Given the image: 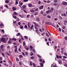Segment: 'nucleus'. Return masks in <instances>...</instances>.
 Returning <instances> with one entry per match:
<instances>
[{
  "instance_id": "1",
  "label": "nucleus",
  "mask_w": 67,
  "mask_h": 67,
  "mask_svg": "<svg viewBox=\"0 0 67 67\" xmlns=\"http://www.w3.org/2000/svg\"><path fill=\"white\" fill-rule=\"evenodd\" d=\"M0 40L2 42H3L4 43H6L7 41L5 40V39L4 37H2L1 38Z\"/></svg>"
},
{
  "instance_id": "2",
  "label": "nucleus",
  "mask_w": 67,
  "mask_h": 67,
  "mask_svg": "<svg viewBox=\"0 0 67 67\" xmlns=\"http://www.w3.org/2000/svg\"><path fill=\"white\" fill-rule=\"evenodd\" d=\"M4 25L3 23H1L0 24V28H4Z\"/></svg>"
},
{
  "instance_id": "3",
  "label": "nucleus",
  "mask_w": 67,
  "mask_h": 67,
  "mask_svg": "<svg viewBox=\"0 0 67 67\" xmlns=\"http://www.w3.org/2000/svg\"><path fill=\"white\" fill-rule=\"evenodd\" d=\"M34 23L35 25L37 27H38L40 26V25H38V24L36 23L35 22H34Z\"/></svg>"
},
{
  "instance_id": "4",
  "label": "nucleus",
  "mask_w": 67,
  "mask_h": 67,
  "mask_svg": "<svg viewBox=\"0 0 67 67\" xmlns=\"http://www.w3.org/2000/svg\"><path fill=\"white\" fill-rule=\"evenodd\" d=\"M62 3L63 5H67V2H63Z\"/></svg>"
},
{
  "instance_id": "5",
  "label": "nucleus",
  "mask_w": 67,
  "mask_h": 67,
  "mask_svg": "<svg viewBox=\"0 0 67 67\" xmlns=\"http://www.w3.org/2000/svg\"><path fill=\"white\" fill-rule=\"evenodd\" d=\"M46 23L47 25H51L52 24V23L49 22H46Z\"/></svg>"
},
{
  "instance_id": "6",
  "label": "nucleus",
  "mask_w": 67,
  "mask_h": 67,
  "mask_svg": "<svg viewBox=\"0 0 67 67\" xmlns=\"http://www.w3.org/2000/svg\"><path fill=\"white\" fill-rule=\"evenodd\" d=\"M43 9V5H42L39 8L40 10H41Z\"/></svg>"
},
{
  "instance_id": "7",
  "label": "nucleus",
  "mask_w": 67,
  "mask_h": 67,
  "mask_svg": "<svg viewBox=\"0 0 67 67\" xmlns=\"http://www.w3.org/2000/svg\"><path fill=\"white\" fill-rule=\"evenodd\" d=\"M12 9H13V11H15L16 8H14V7H12Z\"/></svg>"
},
{
  "instance_id": "8",
  "label": "nucleus",
  "mask_w": 67,
  "mask_h": 67,
  "mask_svg": "<svg viewBox=\"0 0 67 67\" xmlns=\"http://www.w3.org/2000/svg\"><path fill=\"white\" fill-rule=\"evenodd\" d=\"M22 7L23 9H25V8H26V6L25 5H24L22 6Z\"/></svg>"
},
{
  "instance_id": "9",
  "label": "nucleus",
  "mask_w": 67,
  "mask_h": 67,
  "mask_svg": "<svg viewBox=\"0 0 67 67\" xmlns=\"http://www.w3.org/2000/svg\"><path fill=\"white\" fill-rule=\"evenodd\" d=\"M58 62L59 63V64H62V62L61 61V60H58Z\"/></svg>"
},
{
  "instance_id": "10",
  "label": "nucleus",
  "mask_w": 67,
  "mask_h": 67,
  "mask_svg": "<svg viewBox=\"0 0 67 67\" xmlns=\"http://www.w3.org/2000/svg\"><path fill=\"white\" fill-rule=\"evenodd\" d=\"M28 26L29 28H30V23L29 22H28L27 23Z\"/></svg>"
},
{
  "instance_id": "11",
  "label": "nucleus",
  "mask_w": 67,
  "mask_h": 67,
  "mask_svg": "<svg viewBox=\"0 0 67 67\" xmlns=\"http://www.w3.org/2000/svg\"><path fill=\"white\" fill-rule=\"evenodd\" d=\"M4 47V46L3 45H1V46L0 48L1 49H3V47Z\"/></svg>"
},
{
  "instance_id": "12",
  "label": "nucleus",
  "mask_w": 67,
  "mask_h": 67,
  "mask_svg": "<svg viewBox=\"0 0 67 67\" xmlns=\"http://www.w3.org/2000/svg\"><path fill=\"white\" fill-rule=\"evenodd\" d=\"M19 16L21 17V18H23V16L22 15H21L19 14Z\"/></svg>"
},
{
  "instance_id": "13",
  "label": "nucleus",
  "mask_w": 67,
  "mask_h": 67,
  "mask_svg": "<svg viewBox=\"0 0 67 67\" xmlns=\"http://www.w3.org/2000/svg\"><path fill=\"white\" fill-rule=\"evenodd\" d=\"M20 34H21L19 32H18L16 36H20Z\"/></svg>"
},
{
  "instance_id": "14",
  "label": "nucleus",
  "mask_w": 67,
  "mask_h": 67,
  "mask_svg": "<svg viewBox=\"0 0 67 67\" xmlns=\"http://www.w3.org/2000/svg\"><path fill=\"white\" fill-rule=\"evenodd\" d=\"M35 29L36 30V32H37V31H38V30H37V28L35 26Z\"/></svg>"
},
{
  "instance_id": "15",
  "label": "nucleus",
  "mask_w": 67,
  "mask_h": 67,
  "mask_svg": "<svg viewBox=\"0 0 67 67\" xmlns=\"http://www.w3.org/2000/svg\"><path fill=\"white\" fill-rule=\"evenodd\" d=\"M28 5L29 7H32V4H29Z\"/></svg>"
},
{
  "instance_id": "16",
  "label": "nucleus",
  "mask_w": 67,
  "mask_h": 67,
  "mask_svg": "<svg viewBox=\"0 0 67 67\" xmlns=\"http://www.w3.org/2000/svg\"><path fill=\"white\" fill-rule=\"evenodd\" d=\"M25 54L26 55H27V56L28 55H29V53H28V52H25Z\"/></svg>"
},
{
  "instance_id": "17",
  "label": "nucleus",
  "mask_w": 67,
  "mask_h": 67,
  "mask_svg": "<svg viewBox=\"0 0 67 67\" xmlns=\"http://www.w3.org/2000/svg\"><path fill=\"white\" fill-rule=\"evenodd\" d=\"M12 40L13 41H16V39L15 38H13Z\"/></svg>"
},
{
  "instance_id": "18",
  "label": "nucleus",
  "mask_w": 67,
  "mask_h": 67,
  "mask_svg": "<svg viewBox=\"0 0 67 67\" xmlns=\"http://www.w3.org/2000/svg\"><path fill=\"white\" fill-rule=\"evenodd\" d=\"M31 59L32 60H33V59H34V57L33 56H32L30 57Z\"/></svg>"
},
{
  "instance_id": "19",
  "label": "nucleus",
  "mask_w": 67,
  "mask_h": 67,
  "mask_svg": "<svg viewBox=\"0 0 67 67\" xmlns=\"http://www.w3.org/2000/svg\"><path fill=\"white\" fill-rule=\"evenodd\" d=\"M5 2L6 3H8L9 2V1L8 0H6L5 1Z\"/></svg>"
},
{
  "instance_id": "20",
  "label": "nucleus",
  "mask_w": 67,
  "mask_h": 67,
  "mask_svg": "<svg viewBox=\"0 0 67 67\" xmlns=\"http://www.w3.org/2000/svg\"><path fill=\"white\" fill-rule=\"evenodd\" d=\"M13 18H14V19H17V17L15 16H13Z\"/></svg>"
},
{
  "instance_id": "21",
  "label": "nucleus",
  "mask_w": 67,
  "mask_h": 67,
  "mask_svg": "<svg viewBox=\"0 0 67 67\" xmlns=\"http://www.w3.org/2000/svg\"><path fill=\"white\" fill-rule=\"evenodd\" d=\"M32 51L34 53H36V51H35V49H34L32 50Z\"/></svg>"
},
{
  "instance_id": "22",
  "label": "nucleus",
  "mask_w": 67,
  "mask_h": 67,
  "mask_svg": "<svg viewBox=\"0 0 67 67\" xmlns=\"http://www.w3.org/2000/svg\"><path fill=\"white\" fill-rule=\"evenodd\" d=\"M11 43H12L11 41L10 40H9L8 42V44H11Z\"/></svg>"
},
{
  "instance_id": "23",
  "label": "nucleus",
  "mask_w": 67,
  "mask_h": 67,
  "mask_svg": "<svg viewBox=\"0 0 67 67\" xmlns=\"http://www.w3.org/2000/svg\"><path fill=\"white\" fill-rule=\"evenodd\" d=\"M34 26V25H32L30 28L31 30H32V29H33V27Z\"/></svg>"
},
{
  "instance_id": "24",
  "label": "nucleus",
  "mask_w": 67,
  "mask_h": 67,
  "mask_svg": "<svg viewBox=\"0 0 67 67\" xmlns=\"http://www.w3.org/2000/svg\"><path fill=\"white\" fill-rule=\"evenodd\" d=\"M23 46H25L26 44H25V42L24 41L23 42Z\"/></svg>"
},
{
  "instance_id": "25",
  "label": "nucleus",
  "mask_w": 67,
  "mask_h": 67,
  "mask_svg": "<svg viewBox=\"0 0 67 67\" xmlns=\"http://www.w3.org/2000/svg\"><path fill=\"white\" fill-rule=\"evenodd\" d=\"M18 4V1H17V0H16V2L15 3V5H16V4Z\"/></svg>"
},
{
  "instance_id": "26",
  "label": "nucleus",
  "mask_w": 67,
  "mask_h": 67,
  "mask_svg": "<svg viewBox=\"0 0 67 67\" xmlns=\"http://www.w3.org/2000/svg\"><path fill=\"white\" fill-rule=\"evenodd\" d=\"M35 10H30V12H34Z\"/></svg>"
},
{
  "instance_id": "27",
  "label": "nucleus",
  "mask_w": 67,
  "mask_h": 67,
  "mask_svg": "<svg viewBox=\"0 0 67 67\" xmlns=\"http://www.w3.org/2000/svg\"><path fill=\"white\" fill-rule=\"evenodd\" d=\"M36 20L37 21H40V18H37L36 19Z\"/></svg>"
},
{
  "instance_id": "28",
  "label": "nucleus",
  "mask_w": 67,
  "mask_h": 67,
  "mask_svg": "<svg viewBox=\"0 0 67 67\" xmlns=\"http://www.w3.org/2000/svg\"><path fill=\"white\" fill-rule=\"evenodd\" d=\"M53 5H54V6H57V4L56 3H54Z\"/></svg>"
},
{
  "instance_id": "29",
  "label": "nucleus",
  "mask_w": 67,
  "mask_h": 67,
  "mask_svg": "<svg viewBox=\"0 0 67 67\" xmlns=\"http://www.w3.org/2000/svg\"><path fill=\"white\" fill-rule=\"evenodd\" d=\"M46 36H48V37H49V35L47 33H46Z\"/></svg>"
},
{
  "instance_id": "30",
  "label": "nucleus",
  "mask_w": 67,
  "mask_h": 67,
  "mask_svg": "<svg viewBox=\"0 0 67 67\" xmlns=\"http://www.w3.org/2000/svg\"><path fill=\"white\" fill-rule=\"evenodd\" d=\"M33 65L34 67H36V65L34 63H33L32 64Z\"/></svg>"
},
{
  "instance_id": "31",
  "label": "nucleus",
  "mask_w": 67,
  "mask_h": 67,
  "mask_svg": "<svg viewBox=\"0 0 67 67\" xmlns=\"http://www.w3.org/2000/svg\"><path fill=\"white\" fill-rule=\"evenodd\" d=\"M24 37L26 39H28V37L27 36H24Z\"/></svg>"
},
{
  "instance_id": "32",
  "label": "nucleus",
  "mask_w": 67,
  "mask_h": 67,
  "mask_svg": "<svg viewBox=\"0 0 67 67\" xmlns=\"http://www.w3.org/2000/svg\"><path fill=\"white\" fill-rule=\"evenodd\" d=\"M46 13L47 14H49V10L47 11L46 12Z\"/></svg>"
},
{
  "instance_id": "33",
  "label": "nucleus",
  "mask_w": 67,
  "mask_h": 67,
  "mask_svg": "<svg viewBox=\"0 0 67 67\" xmlns=\"http://www.w3.org/2000/svg\"><path fill=\"white\" fill-rule=\"evenodd\" d=\"M23 1L24 2H27L28 1V0H23Z\"/></svg>"
},
{
  "instance_id": "34",
  "label": "nucleus",
  "mask_w": 67,
  "mask_h": 67,
  "mask_svg": "<svg viewBox=\"0 0 67 67\" xmlns=\"http://www.w3.org/2000/svg\"><path fill=\"white\" fill-rule=\"evenodd\" d=\"M49 11L50 13H51V12H53V10L51 9H50V10H49Z\"/></svg>"
},
{
  "instance_id": "35",
  "label": "nucleus",
  "mask_w": 67,
  "mask_h": 67,
  "mask_svg": "<svg viewBox=\"0 0 67 67\" xmlns=\"http://www.w3.org/2000/svg\"><path fill=\"white\" fill-rule=\"evenodd\" d=\"M14 14H15V15H18V13H16L15 12H14Z\"/></svg>"
},
{
  "instance_id": "36",
  "label": "nucleus",
  "mask_w": 67,
  "mask_h": 67,
  "mask_svg": "<svg viewBox=\"0 0 67 67\" xmlns=\"http://www.w3.org/2000/svg\"><path fill=\"white\" fill-rule=\"evenodd\" d=\"M30 49H33V47L32 46H30Z\"/></svg>"
},
{
  "instance_id": "37",
  "label": "nucleus",
  "mask_w": 67,
  "mask_h": 67,
  "mask_svg": "<svg viewBox=\"0 0 67 67\" xmlns=\"http://www.w3.org/2000/svg\"><path fill=\"white\" fill-rule=\"evenodd\" d=\"M54 2H55V3H57V0H54Z\"/></svg>"
},
{
  "instance_id": "38",
  "label": "nucleus",
  "mask_w": 67,
  "mask_h": 67,
  "mask_svg": "<svg viewBox=\"0 0 67 67\" xmlns=\"http://www.w3.org/2000/svg\"><path fill=\"white\" fill-rule=\"evenodd\" d=\"M23 11H24V12H25V13H27V11H26V10H25L24 9H23Z\"/></svg>"
},
{
  "instance_id": "39",
  "label": "nucleus",
  "mask_w": 67,
  "mask_h": 67,
  "mask_svg": "<svg viewBox=\"0 0 67 67\" xmlns=\"http://www.w3.org/2000/svg\"><path fill=\"white\" fill-rule=\"evenodd\" d=\"M37 55L38 56V57H39V58H42V57H41V56L39 55V54H38Z\"/></svg>"
},
{
  "instance_id": "40",
  "label": "nucleus",
  "mask_w": 67,
  "mask_h": 67,
  "mask_svg": "<svg viewBox=\"0 0 67 67\" xmlns=\"http://www.w3.org/2000/svg\"><path fill=\"white\" fill-rule=\"evenodd\" d=\"M37 14H38L37 13H36L34 14V15H37Z\"/></svg>"
},
{
  "instance_id": "41",
  "label": "nucleus",
  "mask_w": 67,
  "mask_h": 67,
  "mask_svg": "<svg viewBox=\"0 0 67 67\" xmlns=\"http://www.w3.org/2000/svg\"><path fill=\"white\" fill-rule=\"evenodd\" d=\"M59 18L61 20H63V18L61 16H60L59 17Z\"/></svg>"
},
{
  "instance_id": "42",
  "label": "nucleus",
  "mask_w": 67,
  "mask_h": 67,
  "mask_svg": "<svg viewBox=\"0 0 67 67\" xmlns=\"http://www.w3.org/2000/svg\"><path fill=\"white\" fill-rule=\"evenodd\" d=\"M19 57H20V58H22V57H23V56L21 55H20Z\"/></svg>"
},
{
  "instance_id": "43",
  "label": "nucleus",
  "mask_w": 67,
  "mask_h": 67,
  "mask_svg": "<svg viewBox=\"0 0 67 67\" xmlns=\"http://www.w3.org/2000/svg\"><path fill=\"white\" fill-rule=\"evenodd\" d=\"M31 54H30L31 56H33V53L32 52H31Z\"/></svg>"
},
{
  "instance_id": "44",
  "label": "nucleus",
  "mask_w": 67,
  "mask_h": 67,
  "mask_svg": "<svg viewBox=\"0 0 67 67\" xmlns=\"http://www.w3.org/2000/svg\"><path fill=\"white\" fill-rule=\"evenodd\" d=\"M6 53L7 54V55H8V56H10V54H9V53H8L6 52Z\"/></svg>"
},
{
  "instance_id": "45",
  "label": "nucleus",
  "mask_w": 67,
  "mask_h": 67,
  "mask_svg": "<svg viewBox=\"0 0 67 67\" xmlns=\"http://www.w3.org/2000/svg\"><path fill=\"white\" fill-rule=\"evenodd\" d=\"M30 64L31 66H32V61L30 62Z\"/></svg>"
},
{
  "instance_id": "46",
  "label": "nucleus",
  "mask_w": 67,
  "mask_h": 67,
  "mask_svg": "<svg viewBox=\"0 0 67 67\" xmlns=\"http://www.w3.org/2000/svg\"><path fill=\"white\" fill-rule=\"evenodd\" d=\"M18 51H19V52H21V49L20 48H19L18 49Z\"/></svg>"
},
{
  "instance_id": "47",
  "label": "nucleus",
  "mask_w": 67,
  "mask_h": 67,
  "mask_svg": "<svg viewBox=\"0 0 67 67\" xmlns=\"http://www.w3.org/2000/svg\"><path fill=\"white\" fill-rule=\"evenodd\" d=\"M2 55L3 56H4V54L2 52Z\"/></svg>"
},
{
  "instance_id": "48",
  "label": "nucleus",
  "mask_w": 67,
  "mask_h": 67,
  "mask_svg": "<svg viewBox=\"0 0 67 67\" xmlns=\"http://www.w3.org/2000/svg\"><path fill=\"white\" fill-rule=\"evenodd\" d=\"M63 58H67V57H66L65 56H64L63 57Z\"/></svg>"
},
{
  "instance_id": "49",
  "label": "nucleus",
  "mask_w": 67,
  "mask_h": 67,
  "mask_svg": "<svg viewBox=\"0 0 67 67\" xmlns=\"http://www.w3.org/2000/svg\"><path fill=\"white\" fill-rule=\"evenodd\" d=\"M38 10V8H37V9H36L35 10V11H37Z\"/></svg>"
},
{
  "instance_id": "50",
  "label": "nucleus",
  "mask_w": 67,
  "mask_h": 67,
  "mask_svg": "<svg viewBox=\"0 0 67 67\" xmlns=\"http://www.w3.org/2000/svg\"><path fill=\"white\" fill-rule=\"evenodd\" d=\"M42 30L43 31H45V29L44 28H42Z\"/></svg>"
},
{
  "instance_id": "51",
  "label": "nucleus",
  "mask_w": 67,
  "mask_h": 67,
  "mask_svg": "<svg viewBox=\"0 0 67 67\" xmlns=\"http://www.w3.org/2000/svg\"><path fill=\"white\" fill-rule=\"evenodd\" d=\"M23 55H24V56H25V53H24L23 52H22V53Z\"/></svg>"
},
{
  "instance_id": "52",
  "label": "nucleus",
  "mask_w": 67,
  "mask_h": 67,
  "mask_svg": "<svg viewBox=\"0 0 67 67\" xmlns=\"http://www.w3.org/2000/svg\"><path fill=\"white\" fill-rule=\"evenodd\" d=\"M5 7L7 8H9V7H8V5H5Z\"/></svg>"
},
{
  "instance_id": "53",
  "label": "nucleus",
  "mask_w": 67,
  "mask_h": 67,
  "mask_svg": "<svg viewBox=\"0 0 67 67\" xmlns=\"http://www.w3.org/2000/svg\"><path fill=\"white\" fill-rule=\"evenodd\" d=\"M40 65L42 67H43V64L42 63H40Z\"/></svg>"
},
{
  "instance_id": "54",
  "label": "nucleus",
  "mask_w": 67,
  "mask_h": 67,
  "mask_svg": "<svg viewBox=\"0 0 67 67\" xmlns=\"http://www.w3.org/2000/svg\"><path fill=\"white\" fill-rule=\"evenodd\" d=\"M47 44L48 45V46H49V42H47Z\"/></svg>"
},
{
  "instance_id": "55",
  "label": "nucleus",
  "mask_w": 67,
  "mask_h": 67,
  "mask_svg": "<svg viewBox=\"0 0 67 67\" xmlns=\"http://www.w3.org/2000/svg\"><path fill=\"white\" fill-rule=\"evenodd\" d=\"M22 41V40L20 39L19 40V43H21V41Z\"/></svg>"
},
{
  "instance_id": "56",
  "label": "nucleus",
  "mask_w": 67,
  "mask_h": 67,
  "mask_svg": "<svg viewBox=\"0 0 67 67\" xmlns=\"http://www.w3.org/2000/svg\"><path fill=\"white\" fill-rule=\"evenodd\" d=\"M20 5H21V6H22V5H23V3H22V2L20 3Z\"/></svg>"
},
{
  "instance_id": "57",
  "label": "nucleus",
  "mask_w": 67,
  "mask_h": 67,
  "mask_svg": "<svg viewBox=\"0 0 67 67\" xmlns=\"http://www.w3.org/2000/svg\"><path fill=\"white\" fill-rule=\"evenodd\" d=\"M18 25H21V23H20V22H19L18 23Z\"/></svg>"
},
{
  "instance_id": "58",
  "label": "nucleus",
  "mask_w": 67,
  "mask_h": 67,
  "mask_svg": "<svg viewBox=\"0 0 67 67\" xmlns=\"http://www.w3.org/2000/svg\"><path fill=\"white\" fill-rule=\"evenodd\" d=\"M64 54L66 56H67V53H66L65 52H64Z\"/></svg>"
},
{
  "instance_id": "59",
  "label": "nucleus",
  "mask_w": 67,
  "mask_h": 67,
  "mask_svg": "<svg viewBox=\"0 0 67 67\" xmlns=\"http://www.w3.org/2000/svg\"><path fill=\"white\" fill-rule=\"evenodd\" d=\"M16 60L17 61H19V59L18 58H16Z\"/></svg>"
},
{
  "instance_id": "60",
  "label": "nucleus",
  "mask_w": 67,
  "mask_h": 67,
  "mask_svg": "<svg viewBox=\"0 0 67 67\" xmlns=\"http://www.w3.org/2000/svg\"><path fill=\"white\" fill-rule=\"evenodd\" d=\"M54 20L55 21H57V20H58V19H57V18H55L54 19Z\"/></svg>"
},
{
  "instance_id": "61",
  "label": "nucleus",
  "mask_w": 67,
  "mask_h": 67,
  "mask_svg": "<svg viewBox=\"0 0 67 67\" xmlns=\"http://www.w3.org/2000/svg\"><path fill=\"white\" fill-rule=\"evenodd\" d=\"M59 30L60 32H61V29L60 28H59Z\"/></svg>"
},
{
  "instance_id": "62",
  "label": "nucleus",
  "mask_w": 67,
  "mask_h": 67,
  "mask_svg": "<svg viewBox=\"0 0 67 67\" xmlns=\"http://www.w3.org/2000/svg\"><path fill=\"white\" fill-rule=\"evenodd\" d=\"M62 29H65V26H63L62 27Z\"/></svg>"
},
{
  "instance_id": "63",
  "label": "nucleus",
  "mask_w": 67,
  "mask_h": 67,
  "mask_svg": "<svg viewBox=\"0 0 67 67\" xmlns=\"http://www.w3.org/2000/svg\"><path fill=\"white\" fill-rule=\"evenodd\" d=\"M47 18H51V16H47Z\"/></svg>"
},
{
  "instance_id": "64",
  "label": "nucleus",
  "mask_w": 67,
  "mask_h": 67,
  "mask_svg": "<svg viewBox=\"0 0 67 67\" xmlns=\"http://www.w3.org/2000/svg\"><path fill=\"white\" fill-rule=\"evenodd\" d=\"M64 38L65 40H67V37H64Z\"/></svg>"
}]
</instances>
